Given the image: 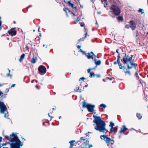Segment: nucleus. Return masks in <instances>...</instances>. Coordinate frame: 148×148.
<instances>
[{
	"instance_id": "1",
	"label": "nucleus",
	"mask_w": 148,
	"mask_h": 148,
	"mask_svg": "<svg viewBox=\"0 0 148 148\" xmlns=\"http://www.w3.org/2000/svg\"><path fill=\"white\" fill-rule=\"evenodd\" d=\"M123 54H125V56L122 59H121V61L125 65H127V70L131 69L133 67L136 71V72L135 73V76L136 77V79L137 80L139 79V77L138 75V73L137 71L136 68V66H137V64L133 63L134 60L133 59V60H132L134 55H131L130 56H129L128 55H127L125 52V53H123Z\"/></svg>"
},
{
	"instance_id": "2",
	"label": "nucleus",
	"mask_w": 148,
	"mask_h": 148,
	"mask_svg": "<svg viewBox=\"0 0 148 148\" xmlns=\"http://www.w3.org/2000/svg\"><path fill=\"white\" fill-rule=\"evenodd\" d=\"M9 138L8 136H4V137L10 142L12 143L10 144V148H20V146L23 145V143L18 139L16 134L12 133L10 135Z\"/></svg>"
},
{
	"instance_id": "3",
	"label": "nucleus",
	"mask_w": 148,
	"mask_h": 148,
	"mask_svg": "<svg viewBox=\"0 0 148 148\" xmlns=\"http://www.w3.org/2000/svg\"><path fill=\"white\" fill-rule=\"evenodd\" d=\"M94 120L93 122L96 124L95 127V129L97 130L106 133L108 132V130L106 128V124L104 121L102 120L100 117L93 115Z\"/></svg>"
},
{
	"instance_id": "4",
	"label": "nucleus",
	"mask_w": 148,
	"mask_h": 148,
	"mask_svg": "<svg viewBox=\"0 0 148 148\" xmlns=\"http://www.w3.org/2000/svg\"><path fill=\"white\" fill-rule=\"evenodd\" d=\"M112 11L111 12L112 13L110 14V16L112 18H114L115 16H118L121 13V10L117 5H113L111 7Z\"/></svg>"
},
{
	"instance_id": "5",
	"label": "nucleus",
	"mask_w": 148,
	"mask_h": 148,
	"mask_svg": "<svg viewBox=\"0 0 148 148\" xmlns=\"http://www.w3.org/2000/svg\"><path fill=\"white\" fill-rule=\"evenodd\" d=\"M0 113H3L5 111H7V113L5 114L4 116L5 118H8V112H7V109L4 103L0 101Z\"/></svg>"
},
{
	"instance_id": "6",
	"label": "nucleus",
	"mask_w": 148,
	"mask_h": 148,
	"mask_svg": "<svg viewBox=\"0 0 148 148\" xmlns=\"http://www.w3.org/2000/svg\"><path fill=\"white\" fill-rule=\"evenodd\" d=\"M100 138L102 139H103L107 144V145L109 146V144H113L114 143V141L113 140L108 137L107 135H103L100 136Z\"/></svg>"
},
{
	"instance_id": "7",
	"label": "nucleus",
	"mask_w": 148,
	"mask_h": 148,
	"mask_svg": "<svg viewBox=\"0 0 148 148\" xmlns=\"http://www.w3.org/2000/svg\"><path fill=\"white\" fill-rule=\"evenodd\" d=\"M95 107V105L87 104L85 101H84L83 103V107L86 108L89 112H93Z\"/></svg>"
},
{
	"instance_id": "8",
	"label": "nucleus",
	"mask_w": 148,
	"mask_h": 148,
	"mask_svg": "<svg viewBox=\"0 0 148 148\" xmlns=\"http://www.w3.org/2000/svg\"><path fill=\"white\" fill-rule=\"evenodd\" d=\"M38 71L39 74L43 75L46 73V69L45 66H40L38 68Z\"/></svg>"
},
{
	"instance_id": "9",
	"label": "nucleus",
	"mask_w": 148,
	"mask_h": 148,
	"mask_svg": "<svg viewBox=\"0 0 148 148\" xmlns=\"http://www.w3.org/2000/svg\"><path fill=\"white\" fill-rule=\"evenodd\" d=\"M64 2L65 3H67L68 5L71 6L73 9H75L76 12L77 11V8L75 6H74V5L73 3H71V1H65V0H64Z\"/></svg>"
},
{
	"instance_id": "10",
	"label": "nucleus",
	"mask_w": 148,
	"mask_h": 148,
	"mask_svg": "<svg viewBox=\"0 0 148 148\" xmlns=\"http://www.w3.org/2000/svg\"><path fill=\"white\" fill-rule=\"evenodd\" d=\"M120 54H119L117 56V62L118 63V64L119 65V69H122L123 68H125V66H122L121 63L120 62Z\"/></svg>"
},
{
	"instance_id": "11",
	"label": "nucleus",
	"mask_w": 148,
	"mask_h": 148,
	"mask_svg": "<svg viewBox=\"0 0 148 148\" xmlns=\"http://www.w3.org/2000/svg\"><path fill=\"white\" fill-rule=\"evenodd\" d=\"M15 28H12L8 31L9 34L12 36H15L16 34V31L14 30Z\"/></svg>"
},
{
	"instance_id": "12",
	"label": "nucleus",
	"mask_w": 148,
	"mask_h": 148,
	"mask_svg": "<svg viewBox=\"0 0 148 148\" xmlns=\"http://www.w3.org/2000/svg\"><path fill=\"white\" fill-rule=\"evenodd\" d=\"M129 23L130 26V28L132 30H134L136 27V25L134 22L133 21H131Z\"/></svg>"
},
{
	"instance_id": "13",
	"label": "nucleus",
	"mask_w": 148,
	"mask_h": 148,
	"mask_svg": "<svg viewBox=\"0 0 148 148\" xmlns=\"http://www.w3.org/2000/svg\"><path fill=\"white\" fill-rule=\"evenodd\" d=\"M85 55L88 59H92L93 60L94 53L92 51H91L90 53H88Z\"/></svg>"
},
{
	"instance_id": "14",
	"label": "nucleus",
	"mask_w": 148,
	"mask_h": 148,
	"mask_svg": "<svg viewBox=\"0 0 148 148\" xmlns=\"http://www.w3.org/2000/svg\"><path fill=\"white\" fill-rule=\"evenodd\" d=\"M127 130V128L126 127L125 125L122 126V127L121 128V130L119 132L120 134L124 132Z\"/></svg>"
},
{
	"instance_id": "15",
	"label": "nucleus",
	"mask_w": 148,
	"mask_h": 148,
	"mask_svg": "<svg viewBox=\"0 0 148 148\" xmlns=\"http://www.w3.org/2000/svg\"><path fill=\"white\" fill-rule=\"evenodd\" d=\"M114 125V123H112V122H110L109 126L111 127L110 130V132L111 133L113 132H114V130H113V126Z\"/></svg>"
},
{
	"instance_id": "16",
	"label": "nucleus",
	"mask_w": 148,
	"mask_h": 148,
	"mask_svg": "<svg viewBox=\"0 0 148 148\" xmlns=\"http://www.w3.org/2000/svg\"><path fill=\"white\" fill-rule=\"evenodd\" d=\"M93 60L95 62L96 66L100 65L101 64V62L100 60L97 61L96 59H93Z\"/></svg>"
},
{
	"instance_id": "17",
	"label": "nucleus",
	"mask_w": 148,
	"mask_h": 148,
	"mask_svg": "<svg viewBox=\"0 0 148 148\" xmlns=\"http://www.w3.org/2000/svg\"><path fill=\"white\" fill-rule=\"evenodd\" d=\"M25 54L23 53L21 56L20 58L19 59V61L21 62L23 60V59L25 57Z\"/></svg>"
},
{
	"instance_id": "18",
	"label": "nucleus",
	"mask_w": 148,
	"mask_h": 148,
	"mask_svg": "<svg viewBox=\"0 0 148 148\" xmlns=\"http://www.w3.org/2000/svg\"><path fill=\"white\" fill-rule=\"evenodd\" d=\"M40 38L38 37H36L34 39V41H35V42L36 43H39L40 42Z\"/></svg>"
},
{
	"instance_id": "19",
	"label": "nucleus",
	"mask_w": 148,
	"mask_h": 148,
	"mask_svg": "<svg viewBox=\"0 0 148 148\" xmlns=\"http://www.w3.org/2000/svg\"><path fill=\"white\" fill-rule=\"evenodd\" d=\"M75 142V140H71L69 142L70 143V145H71V147H73L74 145V143Z\"/></svg>"
},
{
	"instance_id": "20",
	"label": "nucleus",
	"mask_w": 148,
	"mask_h": 148,
	"mask_svg": "<svg viewBox=\"0 0 148 148\" xmlns=\"http://www.w3.org/2000/svg\"><path fill=\"white\" fill-rule=\"evenodd\" d=\"M117 19L119 21H123V19L122 16H119L117 18Z\"/></svg>"
},
{
	"instance_id": "21",
	"label": "nucleus",
	"mask_w": 148,
	"mask_h": 148,
	"mask_svg": "<svg viewBox=\"0 0 148 148\" xmlns=\"http://www.w3.org/2000/svg\"><path fill=\"white\" fill-rule=\"evenodd\" d=\"M64 10L66 12V13H67V12H70V10L68 8H67V7H65L64 8Z\"/></svg>"
},
{
	"instance_id": "22",
	"label": "nucleus",
	"mask_w": 148,
	"mask_h": 148,
	"mask_svg": "<svg viewBox=\"0 0 148 148\" xmlns=\"http://www.w3.org/2000/svg\"><path fill=\"white\" fill-rule=\"evenodd\" d=\"M136 116L139 120L142 117V116L140 113H137L136 114Z\"/></svg>"
},
{
	"instance_id": "23",
	"label": "nucleus",
	"mask_w": 148,
	"mask_h": 148,
	"mask_svg": "<svg viewBox=\"0 0 148 148\" xmlns=\"http://www.w3.org/2000/svg\"><path fill=\"white\" fill-rule=\"evenodd\" d=\"M90 75L89 76L90 77H94L95 75L93 72L90 73Z\"/></svg>"
},
{
	"instance_id": "24",
	"label": "nucleus",
	"mask_w": 148,
	"mask_h": 148,
	"mask_svg": "<svg viewBox=\"0 0 148 148\" xmlns=\"http://www.w3.org/2000/svg\"><path fill=\"white\" fill-rule=\"evenodd\" d=\"M75 91H76L77 92H81V89H79V87H77L76 88V89L74 90Z\"/></svg>"
},
{
	"instance_id": "25",
	"label": "nucleus",
	"mask_w": 148,
	"mask_h": 148,
	"mask_svg": "<svg viewBox=\"0 0 148 148\" xmlns=\"http://www.w3.org/2000/svg\"><path fill=\"white\" fill-rule=\"evenodd\" d=\"M138 12H141L142 14H144V13L143 11V9H140V8L138 10Z\"/></svg>"
},
{
	"instance_id": "26",
	"label": "nucleus",
	"mask_w": 148,
	"mask_h": 148,
	"mask_svg": "<svg viewBox=\"0 0 148 148\" xmlns=\"http://www.w3.org/2000/svg\"><path fill=\"white\" fill-rule=\"evenodd\" d=\"M36 58H33L31 61V62L32 63H35L36 62Z\"/></svg>"
},
{
	"instance_id": "27",
	"label": "nucleus",
	"mask_w": 148,
	"mask_h": 148,
	"mask_svg": "<svg viewBox=\"0 0 148 148\" xmlns=\"http://www.w3.org/2000/svg\"><path fill=\"white\" fill-rule=\"evenodd\" d=\"M125 74H128L130 75H131V72L129 71H125Z\"/></svg>"
},
{
	"instance_id": "28",
	"label": "nucleus",
	"mask_w": 148,
	"mask_h": 148,
	"mask_svg": "<svg viewBox=\"0 0 148 148\" xmlns=\"http://www.w3.org/2000/svg\"><path fill=\"white\" fill-rule=\"evenodd\" d=\"M99 106L101 107H102L103 108H105L106 107V105L105 104L102 103L100 104Z\"/></svg>"
},
{
	"instance_id": "29",
	"label": "nucleus",
	"mask_w": 148,
	"mask_h": 148,
	"mask_svg": "<svg viewBox=\"0 0 148 148\" xmlns=\"http://www.w3.org/2000/svg\"><path fill=\"white\" fill-rule=\"evenodd\" d=\"M130 27V26L129 25H126L125 27V28H126L127 29H129Z\"/></svg>"
},
{
	"instance_id": "30",
	"label": "nucleus",
	"mask_w": 148,
	"mask_h": 148,
	"mask_svg": "<svg viewBox=\"0 0 148 148\" xmlns=\"http://www.w3.org/2000/svg\"><path fill=\"white\" fill-rule=\"evenodd\" d=\"M95 69V68H93V69H89L87 70L88 73H91L90 72V71L91 70H93V69Z\"/></svg>"
},
{
	"instance_id": "31",
	"label": "nucleus",
	"mask_w": 148,
	"mask_h": 148,
	"mask_svg": "<svg viewBox=\"0 0 148 148\" xmlns=\"http://www.w3.org/2000/svg\"><path fill=\"white\" fill-rule=\"evenodd\" d=\"M10 73H7V74H6V76L7 77H10V78H11V77H12V75L10 74Z\"/></svg>"
},
{
	"instance_id": "32",
	"label": "nucleus",
	"mask_w": 148,
	"mask_h": 148,
	"mask_svg": "<svg viewBox=\"0 0 148 148\" xmlns=\"http://www.w3.org/2000/svg\"><path fill=\"white\" fill-rule=\"evenodd\" d=\"M118 126H116V127H115L114 128V131H117V130H118Z\"/></svg>"
},
{
	"instance_id": "33",
	"label": "nucleus",
	"mask_w": 148,
	"mask_h": 148,
	"mask_svg": "<svg viewBox=\"0 0 148 148\" xmlns=\"http://www.w3.org/2000/svg\"><path fill=\"white\" fill-rule=\"evenodd\" d=\"M69 13L71 14H72L73 16H75V14L72 12L71 11H70V12Z\"/></svg>"
},
{
	"instance_id": "34",
	"label": "nucleus",
	"mask_w": 148,
	"mask_h": 148,
	"mask_svg": "<svg viewBox=\"0 0 148 148\" xmlns=\"http://www.w3.org/2000/svg\"><path fill=\"white\" fill-rule=\"evenodd\" d=\"M80 51L82 53H85V51L82 50V49H80Z\"/></svg>"
},
{
	"instance_id": "35",
	"label": "nucleus",
	"mask_w": 148,
	"mask_h": 148,
	"mask_svg": "<svg viewBox=\"0 0 148 148\" xmlns=\"http://www.w3.org/2000/svg\"><path fill=\"white\" fill-rule=\"evenodd\" d=\"M85 79V78H84V77H81L79 78V81H80L81 80H83L84 79Z\"/></svg>"
},
{
	"instance_id": "36",
	"label": "nucleus",
	"mask_w": 148,
	"mask_h": 148,
	"mask_svg": "<svg viewBox=\"0 0 148 148\" xmlns=\"http://www.w3.org/2000/svg\"><path fill=\"white\" fill-rule=\"evenodd\" d=\"M2 140V138L1 137H0V143L1 142ZM1 148V146L0 145V148Z\"/></svg>"
},
{
	"instance_id": "37",
	"label": "nucleus",
	"mask_w": 148,
	"mask_h": 148,
	"mask_svg": "<svg viewBox=\"0 0 148 148\" xmlns=\"http://www.w3.org/2000/svg\"><path fill=\"white\" fill-rule=\"evenodd\" d=\"M80 139L81 140H83V141L84 140H85V139H84V138L83 137H81L80 138Z\"/></svg>"
},
{
	"instance_id": "38",
	"label": "nucleus",
	"mask_w": 148,
	"mask_h": 148,
	"mask_svg": "<svg viewBox=\"0 0 148 148\" xmlns=\"http://www.w3.org/2000/svg\"><path fill=\"white\" fill-rule=\"evenodd\" d=\"M96 75V76L97 77H101V75H100V74Z\"/></svg>"
},
{
	"instance_id": "39",
	"label": "nucleus",
	"mask_w": 148,
	"mask_h": 148,
	"mask_svg": "<svg viewBox=\"0 0 148 148\" xmlns=\"http://www.w3.org/2000/svg\"><path fill=\"white\" fill-rule=\"evenodd\" d=\"M118 62H117V61H115V62H114V64H116L117 63L118 64Z\"/></svg>"
},
{
	"instance_id": "40",
	"label": "nucleus",
	"mask_w": 148,
	"mask_h": 148,
	"mask_svg": "<svg viewBox=\"0 0 148 148\" xmlns=\"http://www.w3.org/2000/svg\"><path fill=\"white\" fill-rule=\"evenodd\" d=\"M119 49H117L116 50V52L117 53L118 55L119 54H120L119 52H118V50Z\"/></svg>"
},
{
	"instance_id": "41",
	"label": "nucleus",
	"mask_w": 148,
	"mask_h": 148,
	"mask_svg": "<svg viewBox=\"0 0 148 148\" xmlns=\"http://www.w3.org/2000/svg\"><path fill=\"white\" fill-rule=\"evenodd\" d=\"M48 116H49V117H50V118H51V119H52V116H51L50 115V114H49V113H48Z\"/></svg>"
},
{
	"instance_id": "42",
	"label": "nucleus",
	"mask_w": 148,
	"mask_h": 148,
	"mask_svg": "<svg viewBox=\"0 0 148 148\" xmlns=\"http://www.w3.org/2000/svg\"><path fill=\"white\" fill-rule=\"evenodd\" d=\"M77 20H76V21H76V22H78V21H79L80 20V19H79V17H78L77 18Z\"/></svg>"
},
{
	"instance_id": "43",
	"label": "nucleus",
	"mask_w": 148,
	"mask_h": 148,
	"mask_svg": "<svg viewBox=\"0 0 148 148\" xmlns=\"http://www.w3.org/2000/svg\"><path fill=\"white\" fill-rule=\"evenodd\" d=\"M77 48L78 49H80V48H81V46L80 45H77Z\"/></svg>"
},
{
	"instance_id": "44",
	"label": "nucleus",
	"mask_w": 148,
	"mask_h": 148,
	"mask_svg": "<svg viewBox=\"0 0 148 148\" xmlns=\"http://www.w3.org/2000/svg\"><path fill=\"white\" fill-rule=\"evenodd\" d=\"M80 25L81 27H83L84 25V24L82 23H81Z\"/></svg>"
},
{
	"instance_id": "45",
	"label": "nucleus",
	"mask_w": 148,
	"mask_h": 148,
	"mask_svg": "<svg viewBox=\"0 0 148 148\" xmlns=\"http://www.w3.org/2000/svg\"><path fill=\"white\" fill-rule=\"evenodd\" d=\"M15 84H12L11 86V87H14L15 86Z\"/></svg>"
},
{
	"instance_id": "46",
	"label": "nucleus",
	"mask_w": 148,
	"mask_h": 148,
	"mask_svg": "<svg viewBox=\"0 0 148 148\" xmlns=\"http://www.w3.org/2000/svg\"><path fill=\"white\" fill-rule=\"evenodd\" d=\"M40 27H39V28H38V32H40L39 33V34H40Z\"/></svg>"
},
{
	"instance_id": "47",
	"label": "nucleus",
	"mask_w": 148,
	"mask_h": 148,
	"mask_svg": "<svg viewBox=\"0 0 148 148\" xmlns=\"http://www.w3.org/2000/svg\"><path fill=\"white\" fill-rule=\"evenodd\" d=\"M3 94V93L0 90V96L1 95H2Z\"/></svg>"
},
{
	"instance_id": "48",
	"label": "nucleus",
	"mask_w": 148,
	"mask_h": 148,
	"mask_svg": "<svg viewBox=\"0 0 148 148\" xmlns=\"http://www.w3.org/2000/svg\"><path fill=\"white\" fill-rule=\"evenodd\" d=\"M141 82L140 80H139V84H141Z\"/></svg>"
},
{
	"instance_id": "49",
	"label": "nucleus",
	"mask_w": 148,
	"mask_h": 148,
	"mask_svg": "<svg viewBox=\"0 0 148 148\" xmlns=\"http://www.w3.org/2000/svg\"><path fill=\"white\" fill-rule=\"evenodd\" d=\"M87 33H86L85 34H84V36H85V37H86V35H87Z\"/></svg>"
},
{
	"instance_id": "50",
	"label": "nucleus",
	"mask_w": 148,
	"mask_h": 148,
	"mask_svg": "<svg viewBox=\"0 0 148 148\" xmlns=\"http://www.w3.org/2000/svg\"><path fill=\"white\" fill-rule=\"evenodd\" d=\"M8 69V72H9L8 73H10V69Z\"/></svg>"
},
{
	"instance_id": "51",
	"label": "nucleus",
	"mask_w": 148,
	"mask_h": 148,
	"mask_svg": "<svg viewBox=\"0 0 148 148\" xmlns=\"http://www.w3.org/2000/svg\"><path fill=\"white\" fill-rule=\"evenodd\" d=\"M109 79L110 80H112V78H109Z\"/></svg>"
},
{
	"instance_id": "52",
	"label": "nucleus",
	"mask_w": 148,
	"mask_h": 148,
	"mask_svg": "<svg viewBox=\"0 0 148 148\" xmlns=\"http://www.w3.org/2000/svg\"><path fill=\"white\" fill-rule=\"evenodd\" d=\"M88 86V84L86 85L85 86V87H87Z\"/></svg>"
},
{
	"instance_id": "53",
	"label": "nucleus",
	"mask_w": 148,
	"mask_h": 148,
	"mask_svg": "<svg viewBox=\"0 0 148 148\" xmlns=\"http://www.w3.org/2000/svg\"><path fill=\"white\" fill-rule=\"evenodd\" d=\"M82 39V38H81L80 39H79V40H78V41H79L80 40H81Z\"/></svg>"
},
{
	"instance_id": "54",
	"label": "nucleus",
	"mask_w": 148,
	"mask_h": 148,
	"mask_svg": "<svg viewBox=\"0 0 148 148\" xmlns=\"http://www.w3.org/2000/svg\"><path fill=\"white\" fill-rule=\"evenodd\" d=\"M98 24H97V22L96 23H95V25H97Z\"/></svg>"
},
{
	"instance_id": "55",
	"label": "nucleus",
	"mask_w": 148,
	"mask_h": 148,
	"mask_svg": "<svg viewBox=\"0 0 148 148\" xmlns=\"http://www.w3.org/2000/svg\"><path fill=\"white\" fill-rule=\"evenodd\" d=\"M31 6H29L27 8V9H28L30 7H31Z\"/></svg>"
},
{
	"instance_id": "56",
	"label": "nucleus",
	"mask_w": 148,
	"mask_h": 148,
	"mask_svg": "<svg viewBox=\"0 0 148 148\" xmlns=\"http://www.w3.org/2000/svg\"><path fill=\"white\" fill-rule=\"evenodd\" d=\"M59 119H61V116H60L59 117Z\"/></svg>"
},
{
	"instance_id": "57",
	"label": "nucleus",
	"mask_w": 148,
	"mask_h": 148,
	"mask_svg": "<svg viewBox=\"0 0 148 148\" xmlns=\"http://www.w3.org/2000/svg\"><path fill=\"white\" fill-rule=\"evenodd\" d=\"M6 95H4V97H5V96H6Z\"/></svg>"
},
{
	"instance_id": "58",
	"label": "nucleus",
	"mask_w": 148,
	"mask_h": 148,
	"mask_svg": "<svg viewBox=\"0 0 148 148\" xmlns=\"http://www.w3.org/2000/svg\"><path fill=\"white\" fill-rule=\"evenodd\" d=\"M26 48H27V49H28V47L27 46H26Z\"/></svg>"
},
{
	"instance_id": "59",
	"label": "nucleus",
	"mask_w": 148,
	"mask_h": 148,
	"mask_svg": "<svg viewBox=\"0 0 148 148\" xmlns=\"http://www.w3.org/2000/svg\"><path fill=\"white\" fill-rule=\"evenodd\" d=\"M94 56H95V57H96L97 56H95V55H94Z\"/></svg>"
},
{
	"instance_id": "60",
	"label": "nucleus",
	"mask_w": 148,
	"mask_h": 148,
	"mask_svg": "<svg viewBox=\"0 0 148 148\" xmlns=\"http://www.w3.org/2000/svg\"><path fill=\"white\" fill-rule=\"evenodd\" d=\"M22 139H24L25 140L24 138H22Z\"/></svg>"
},
{
	"instance_id": "61",
	"label": "nucleus",
	"mask_w": 148,
	"mask_h": 148,
	"mask_svg": "<svg viewBox=\"0 0 148 148\" xmlns=\"http://www.w3.org/2000/svg\"><path fill=\"white\" fill-rule=\"evenodd\" d=\"M45 46V45H43V47H44Z\"/></svg>"
},
{
	"instance_id": "62",
	"label": "nucleus",
	"mask_w": 148,
	"mask_h": 148,
	"mask_svg": "<svg viewBox=\"0 0 148 148\" xmlns=\"http://www.w3.org/2000/svg\"><path fill=\"white\" fill-rule=\"evenodd\" d=\"M98 13L99 14H101V12H98Z\"/></svg>"
},
{
	"instance_id": "63",
	"label": "nucleus",
	"mask_w": 148,
	"mask_h": 148,
	"mask_svg": "<svg viewBox=\"0 0 148 148\" xmlns=\"http://www.w3.org/2000/svg\"><path fill=\"white\" fill-rule=\"evenodd\" d=\"M13 23H15V21H13Z\"/></svg>"
},
{
	"instance_id": "64",
	"label": "nucleus",
	"mask_w": 148,
	"mask_h": 148,
	"mask_svg": "<svg viewBox=\"0 0 148 148\" xmlns=\"http://www.w3.org/2000/svg\"><path fill=\"white\" fill-rule=\"evenodd\" d=\"M3 148H7L6 147H3Z\"/></svg>"
}]
</instances>
